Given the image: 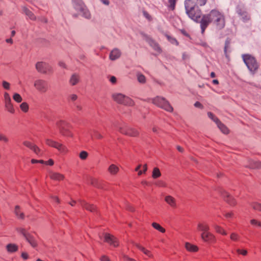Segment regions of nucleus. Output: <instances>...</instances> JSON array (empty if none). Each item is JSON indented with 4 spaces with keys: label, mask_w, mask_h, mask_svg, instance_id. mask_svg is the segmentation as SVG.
<instances>
[{
    "label": "nucleus",
    "mask_w": 261,
    "mask_h": 261,
    "mask_svg": "<svg viewBox=\"0 0 261 261\" xmlns=\"http://www.w3.org/2000/svg\"><path fill=\"white\" fill-rule=\"evenodd\" d=\"M213 23L217 29L221 30L225 27V20L224 14L216 9L211 11L209 14L202 16L200 21L201 33L204 34L210 23Z\"/></svg>",
    "instance_id": "1"
},
{
    "label": "nucleus",
    "mask_w": 261,
    "mask_h": 261,
    "mask_svg": "<svg viewBox=\"0 0 261 261\" xmlns=\"http://www.w3.org/2000/svg\"><path fill=\"white\" fill-rule=\"evenodd\" d=\"M185 7L187 15L193 21L198 22L202 14L199 7L192 0L185 1Z\"/></svg>",
    "instance_id": "2"
},
{
    "label": "nucleus",
    "mask_w": 261,
    "mask_h": 261,
    "mask_svg": "<svg viewBox=\"0 0 261 261\" xmlns=\"http://www.w3.org/2000/svg\"><path fill=\"white\" fill-rule=\"evenodd\" d=\"M149 101L168 112H172L173 110V108L170 105L169 101L164 97L158 96L153 98L149 99Z\"/></svg>",
    "instance_id": "3"
},
{
    "label": "nucleus",
    "mask_w": 261,
    "mask_h": 261,
    "mask_svg": "<svg viewBox=\"0 0 261 261\" xmlns=\"http://www.w3.org/2000/svg\"><path fill=\"white\" fill-rule=\"evenodd\" d=\"M74 9L79 11L81 15L86 18L89 19L91 14L82 0H72Z\"/></svg>",
    "instance_id": "4"
},
{
    "label": "nucleus",
    "mask_w": 261,
    "mask_h": 261,
    "mask_svg": "<svg viewBox=\"0 0 261 261\" xmlns=\"http://www.w3.org/2000/svg\"><path fill=\"white\" fill-rule=\"evenodd\" d=\"M56 125L62 135L68 137H72V134L69 130L70 125L67 122L61 120L57 122Z\"/></svg>",
    "instance_id": "5"
},
{
    "label": "nucleus",
    "mask_w": 261,
    "mask_h": 261,
    "mask_svg": "<svg viewBox=\"0 0 261 261\" xmlns=\"http://www.w3.org/2000/svg\"><path fill=\"white\" fill-rule=\"evenodd\" d=\"M243 61L250 72L254 73L258 68V65L255 59L249 55L243 56Z\"/></svg>",
    "instance_id": "6"
},
{
    "label": "nucleus",
    "mask_w": 261,
    "mask_h": 261,
    "mask_svg": "<svg viewBox=\"0 0 261 261\" xmlns=\"http://www.w3.org/2000/svg\"><path fill=\"white\" fill-rule=\"evenodd\" d=\"M45 143L47 145L56 148L62 153H66L68 151L67 148L64 145L52 139H46Z\"/></svg>",
    "instance_id": "7"
},
{
    "label": "nucleus",
    "mask_w": 261,
    "mask_h": 261,
    "mask_svg": "<svg viewBox=\"0 0 261 261\" xmlns=\"http://www.w3.org/2000/svg\"><path fill=\"white\" fill-rule=\"evenodd\" d=\"M34 86L37 91L41 93L46 92L48 89L47 82L42 79L35 80Z\"/></svg>",
    "instance_id": "8"
},
{
    "label": "nucleus",
    "mask_w": 261,
    "mask_h": 261,
    "mask_svg": "<svg viewBox=\"0 0 261 261\" xmlns=\"http://www.w3.org/2000/svg\"><path fill=\"white\" fill-rule=\"evenodd\" d=\"M35 67L38 72L41 73H47L53 71L51 66L47 63L44 62H38Z\"/></svg>",
    "instance_id": "9"
},
{
    "label": "nucleus",
    "mask_w": 261,
    "mask_h": 261,
    "mask_svg": "<svg viewBox=\"0 0 261 261\" xmlns=\"http://www.w3.org/2000/svg\"><path fill=\"white\" fill-rule=\"evenodd\" d=\"M119 130L121 133L124 135L133 137H137L139 134L137 129L125 125L123 127H120Z\"/></svg>",
    "instance_id": "10"
},
{
    "label": "nucleus",
    "mask_w": 261,
    "mask_h": 261,
    "mask_svg": "<svg viewBox=\"0 0 261 261\" xmlns=\"http://www.w3.org/2000/svg\"><path fill=\"white\" fill-rule=\"evenodd\" d=\"M4 99L6 109L10 113H14L15 110L12 103L10 96L8 92H5L4 93Z\"/></svg>",
    "instance_id": "11"
},
{
    "label": "nucleus",
    "mask_w": 261,
    "mask_h": 261,
    "mask_svg": "<svg viewBox=\"0 0 261 261\" xmlns=\"http://www.w3.org/2000/svg\"><path fill=\"white\" fill-rule=\"evenodd\" d=\"M105 241L113 247H117L119 245L118 240L113 236L109 233L105 234Z\"/></svg>",
    "instance_id": "12"
},
{
    "label": "nucleus",
    "mask_w": 261,
    "mask_h": 261,
    "mask_svg": "<svg viewBox=\"0 0 261 261\" xmlns=\"http://www.w3.org/2000/svg\"><path fill=\"white\" fill-rule=\"evenodd\" d=\"M201 238L204 242L208 243H213L216 241V238L214 235L209 231L201 233Z\"/></svg>",
    "instance_id": "13"
},
{
    "label": "nucleus",
    "mask_w": 261,
    "mask_h": 261,
    "mask_svg": "<svg viewBox=\"0 0 261 261\" xmlns=\"http://www.w3.org/2000/svg\"><path fill=\"white\" fill-rule=\"evenodd\" d=\"M164 200L171 208H176L177 207V201L173 196L169 195H166L164 197Z\"/></svg>",
    "instance_id": "14"
},
{
    "label": "nucleus",
    "mask_w": 261,
    "mask_h": 261,
    "mask_svg": "<svg viewBox=\"0 0 261 261\" xmlns=\"http://www.w3.org/2000/svg\"><path fill=\"white\" fill-rule=\"evenodd\" d=\"M221 195L224 197L225 200L230 205L234 206L236 204V200L226 191L223 190L221 192Z\"/></svg>",
    "instance_id": "15"
},
{
    "label": "nucleus",
    "mask_w": 261,
    "mask_h": 261,
    "mask_svg": "<svg viewBox=\"0 0 261 261\" xmlns=\"http://www.w3.org/2000/svg\"><path fill=\"white\" fill-rule=\"evenodd\" d=\"M23 144L32 150L37 155H39L40 149L35 145L33 144L30 141H25L23 142Z\"/></svg>",
    "instance_id": "16"
},
{
    "label": "nucleus",
    "mask_w": 261,
    "mask_h": 261,
    "mask_svg": "<svg viewBox=\"0 0 261 261\" xmlns=\"http://www.w3.org/2000/svg\"><path fill=\"white\" fill-rule=\"evenodd\" d=\"M121 53L120 50L118 48L113 49L110 53L109 55V58L112 61H115L121 56Z\"/></svg>",
    "instance_id": "17"
},
{
    "label": "nucleus",
    "mask_w": 261,
    "mask_h": 261,
    "mask_svg": "<svg viewBox=\"0 0 261 261\" xmlns=\"http://www.w3.org/2000/svg\"><path fill=\"white\" fill-rule=\"evenodd\" d=\"M79 202L80 203V205L87 210L91 212H94L96 211V207L93 205L90 204L84 200H80Z\"/></svg>",
    "instance_id": "18"
},
{
    "label": "nucleus",
    "mask_w": 261,
    "mask_h": 261,
    "mask_svg": "<svg viewBox=\"0 0 261 261\" xmlns=\"http://www.w3.org/2000/svg\"><path fill=\"white\" fill-rule=\"evenodd\" d=\"M146 40L148 42V43L150 45V46L151 47H152V48L154 50H155L159 53L161 52V49L160 47L159 46V44L156 42H155L154 41H153L150 38L148 37H146Z\"/></svg>",
    "instance_id": "19"
},
{
    "label": "nucleus",
    "mask_w": 261,
    "mask_h": 261,
    "mask_svg": "<svg viewBox=\"0 0 261 261\" xmlns=\"http://www.w3.org/2000/svg\"><path fill=\"white\" fill-rule=\"evenodd\" d=\"M49 176L51 179L57 181H61L64 178V176L63 174L55 172H50Z\"/></svg>",
    "instance_id": "20"
},
{
    "label": "nucleus",
    "mask_w": 261,
    "mask_h": 261,
    "mask_svg": "<svg viewBox=\"0 0 261 261\" xmlns=\"http://www.w3.org/2000/svg\"><path fill=\"white\" fill-rule=\"evenodd\" d=\"M125 96V95L119 93H113L112 95L113 99L120 104L121 103Z\"/></svg>",
    "instance_id": "21"
},
{
    "label": "nucleus",
    "mask_w": 261,
    "mask_h": 261,
    "mask_svg": "<svg viewBox=\"0 0 261 261\" xmlns=\"http://www.w3.org/2000/svg\"><path fill=\"white\" fill-rule=\"evenodd\" d=\"M6 248L8 253H12L18 251V246L16 244L10 243L7 245Z\"/></svg>",
    "instance_id": "22"
},
{
    "label": "nucleus",
    "mask_w": 261,
    "mask_h": 261,
    "mask_svg": "<svg viewBox=\"0 0 261 261\" xmlns=\"http://www.w3.org/2000/svg\"><path fill=\"white\" fill-rule=\"evenodd\" d=\"M197 228L199 230L202 231V233H204V232H208L210 230L209 225L206 222L199 223L197 226Z\"/></svg>",
    "instance_id": "23"
},
{
    "label": "nucleus",
    "mask_w": 261,
    "mask_h": 261,
    "mask_svg": "<svg viewBox=\"0 0 261 261\" xmlns=\"http://www.w3.org/2000/svg\"><path fill=\"white\" fill-rule=\"evenodd\" d=\"M25 239L30 243L32 247L35 248L37 247V243L33 236L30 234H29L26 236Z\"/></svg>",
    "instance_id": "24"
},
{
    "label": "nucleus",
    "mask_w": 261,
    "mask_h": 261,
    "mask_svg": "<svg viewBox=\"0 0 261 261\" xmlns=\"http://www.w3.org/2000/svg\"><path fill=\"white\" fill-rule=\"evenodd\" d=\"M80 81V76L76 73L73 74L69 80V83L72 86L76 85Z\"/></svg>",
    "instance_id": "25"
},
{
    "label": "nucleus",
    "mask_w": 261,
    "mask_h": 261,
    "mask_svg": "<svg viewBox=\"0 0 261 261\" xmlns=\"http://www.w3.org/2000/svg\"><path fill=\"white\" fill-rule=\"evenodd\" d=\"M109 172L113 175H116L119 171V167L115 164H111L108 168Z\"/></svg>",
    "instance_id": "26"
},
{
    "label": "nucleus",
    "mask_w": 261,
    "mask_h": 261,
    "mask_svg": "<svg viewBox=\"0 0 261 261\" xmlns=\"http://www.w3.org/2000/svg\"><path fill=\"white\" fill-rule=\"evenodd\" d=\"M23 12L31 20H35L36 18L34 13L29 10L27 8L24 7L22 8Z\"/></svg>",
    "instance_id": "27"
},
{
    "label": "nucleus",
    "mask_w": 261,
    "mask_h": 261,
    "mask_svg": "<svg viewBox=\"0 0 261 261\" xmlns=\"http://www.w3.org/2000/svg\"><path fill=\"white\" fill-rule=\"evenodd\" d=\"M185 248L190 252H196L198 250V248L197 246L188 242L185 244Z\"/></svg>",
    "instance_id": "28"
},
{
    "label": "nucleus",
    "mask_w": 261,
    "mask_h": 261,
    "mask_svg": "<svg viewBox=\"0 0 261 261\" xmlns=\"http://www.w3.org/2000/svg\"><path fill=\"white\" fill-rule=\"evenodd\" d=\"M121 104L127 106H133L135 104V102L132 99L125 95L123 100L122 101Z\"/></svg>",
    "instance_id": "29"
},
{
    "label": "nucleus",
    "mask_w": 261,
    "mask_h": 261,
    "mask_svg": "<svg viewBox=\"0 0 261 261\" xmlns=\"http://www.w3.org/2000/svg\"><path fill=\"white\" fill-rule=\"evenodd\" d=\"M135 245L137 248H138L139 250L142 251L145 255H146L149 257H152V255L150 251L147 250L144 247H142V246L138 244H135Z\"/></svg>",
    "instance_id": "30"
},
{
    "label": "nucleus",
    "mask_w": 261,
    "mask_h": 261,
    "mask_svg": "<svg viewBox=\"0 0 261 261\" xmlns=\"http://www.w3.org/2000/svg\"><path fill=\"white\" fill-rule=\"evenodd\" d=\"M214 228L217 233H219L224 236H226L227 234V232L221 226L218 225H214Z\"/></svg>",
    "instance_id": "31"
},
{
    "label": "nucleus",
    "mask_w": 261,
    "mask_h": 261,
    "mask_svg": "<svg viewBox=\"0 0 261 261\" xmlns=\"http://www.w3.org/2000/svg\"><path fill=\"white\" fill-rule=\"evenodd\" d=\"M219 128L221 130V131L225 134H227L229 133V130L227 128V127L224 125L221 121L219 122L218 124H217Z\"/></svg>",
    "instance_id": "32"
},
{
    "label": "nucleus",
    "mask_w": 261,
    "mask_h": 261,
    "mask_svg": "<svg viewBox=\"0 0 261 261\" xmlns=\"http://www.w3.org/2000/svg\"><path fill=\"white\" fill-rule=\"evenodd\" d=\"M249 167L251 168H259L261 167V162L251 160L250 163Z\"/></svg>",
    "instance_id": "33"
},
{
    "label": "nucleus",
    "mask_w": 261,
    "mask_h": 261,
    "mask_svg": "<svg viewBox=\"0 0 261 261\" xmlns=\"http://www.w3.org/2000/svg\"><path fill=\"white\" fill-rule=\"evenodd\" d=\"M15 214L16 215V216L19 219H23L24 218V214L23 213L20 212V207L18 205L15 206Z\"/></svg>",
    "instance_id": "34"
},
{
    "label": "nucleus",
    "mask_w": 261,
    "mask_h": 261,
    "mask_svg": "<svg viewBox=\"0 0 261 261\" xmlns=\"http://www.w3.org/2000/svg\"><path fill=\"white\" fill-rule=\"evenodd\" d=\"M161 176V173L160 169L157 167L154 168L152 171V177L155 179L160 177Z\"/></svg>",
    "instance_id": "35"
},
{
    "label": "nucleus",
    "mask_w": 261,
    "mask_h": 261,
    "mask_svg": "<svg viewBox=\"0 0 261 261\" xmlns=\"http://www.w3.org/2000/svg\"><path fill=\"white\" fill-rule=\"evenodd\" d=\"M137 78L138 81L141 84H144L146 83L145 76L141 73H138L137 74Z\"/></svg>",
    "instance_id": "36"
},
{
    "label": "nucleus",
    "mask_w": 261,
    "mask_h": 261,
    "mask_svg": "<svg viewBox=\"0 0 261 261\" xmlns=\"http://www.w3.org/2000/svg\"><path fill=\"white\" fill-rule=\"evenodd\" d=\"M152 226L154 229L160 231L162 233H164L166 231L165 228L162 227L159 224L156 222L152 223Z\"/></svg>",
    "instance_id": "37"
},
{
    "label": "nucleus",
    "mask_w": 261,
    "mask_h": 261,
    "mask_svg": "<svg viewBox=\"0 0 261 261\" xmlns=\"http://www.w3.org/2000/svg\"><path fill=\"white\" fill-rule=\"evenodd\" d=\"M0 142L7 144L9 142V139L6 135L0 133Z\"/></svg>",
    "instance_id": "38"
},
{
    "label": "nucleus",
    "mask_w": 261,
    "mask_h": 261,
    "mask_svg": "<svg viewBox=\"0 0 261 261\" xmlns=\"http://www.w3.org/2000/svg\"><path fill=\"white\" fill-rule=\"evenodd\" d=\"M176 0H168V7L171 10H174L175 8Z\"/></svg>",
    "instance_id": "39"
},
{
    "label": "nucleus",
    "mask_w": 261,
    "mask_h": 261,
    "mask_svg": "<svg viewBox=\"0 0 261 261\" xmlns=\"http://www.w3.org/2000/svg\"><path fill=\"white\" fill-rule=\"evenodd\" d=\"M207 116L208 117L211 119L213 121H214L216 124H218L220 121L219 119L214 115L212 112H208L207 113Z\"/></svg>",
    "instance_id": "40"
},
{
    "label": "nucleus",
    "mask_w": 261,
    "mask_h": 261,
    "mask_svg": "<svg viewBox=\"0 0 261 261\" xmlns=\"http://www.w3.org/2000/svg\"><path fill=\"white\" fill-rule=\"evenodd\" d=\"M251 206L255 210L261 211V203L254 202L251 204Z\"/></svg>",
    "instance_id": "41"
},
{
    "label": "nucleus",
    "mask_w": 261,
    "mask_h": 261,
    "mask_svg": "<svg viewBox=\"0 0 261 261\" xmlns=\"http://www.w3.org/2000/svg\"><path fill=\"white\" fill-rule=\"evenodd\" d=\"M250 223L253 226L256 227H261V221L256 219H251L250 220Z\"/></svg>",
    "instance_id": "42"
},
{
    "label": "nucleus",
    "mask_w": 261,
    "mask_h": 261,
    "mask_svg": "<svg viewBox=\"0 0 261 261\" xmlns=\"http://www.w3.org/2000/svg\"><path fill=\"white\" fill-rule=\"evenodd\" d=\"M13 99L17 102H21L22 100V98L20 95L18 93H15L13 95Z\"/></svg>",
    "instance_id": "43"
},
{
    "label": "nucleus",
    "mask_w": 261,
    "mask_h": 261,
    "mask_svg": "<svg viewBox=\"0 0 261 261\" xmlns=\"http://www.w3.org/2000/svg\"><path fill=\"white\" fill-rule=\"evenodd\" d=\"M78 98V96L75 94H70L68 96V100L70 102H75Z\"/></svg>",
    "instance_id": "44"
},
{
    "label": "nucleus",
    "mask_w": 261,
    "mask_h": 261,
    "mask_svg": "<svg viewBox=\"0 0 261 261\" xmlns=\"http://www.w3.org/2000/svg\"><path fill=\"white\" fill-rule=\"evenodd\" d=\"M238 14L242 16V19L245 21L248 20L249 19V17L248 16L247 13L246 12H241V10L238 11Z\"/></svg>",
    "instance_id": "45"
},
{
    "label": "nucleus",
    "mask_w": 261,
    "mask_h": 261,
    "mask_svg": "<svg viewBox=\"0 0 261 261\" xmlns=\"http://www.w3.org/2000/svg\"><path fill=\"white\" fill-rule=\"evenodd\" d=\"M88 156V153L86 151H82L79 154V157L82 160H86Z\"/></svg>",
    "instance_id": "46"
},
{
    "label": "nucleus",
    "mask_w": 261,
    "mask_h": 261,
    "mask_svg": "<svg viewBox=\"0 0 261 261\" xmlns=\"http://www.w3.org/2000/svg\"><path fill=\"white\" fill-rule=\"evenodd\" d=\"M2 87L5 90H9L10 89L11 85L10 84L6 81H3L2 82Z\"/></svg>",
    "instance_id": "47"
},
{
    "label": "nucleus",
    "mask_w": 261,
    "mask_h": 261,
    "mask_svg": "<svg viewBox=\"0 0 261 261\" xmlns=\"http://www.w3.org/2000/svg\"><path fill=\"white\" fill-rule=\"evenodd\" d=\"M230 239L233 241H238L240 239L239 236L234 232L231 233L230 236Z\"/></svg>",
    "instance_id": "48"
},
{
    "label": "nucleus",
    "mask_w": 261,
    "mask_h": 261,
    "mask_svg": "<svg viewBox=\"0 0 261 261\" xmlns=\"http://www.w3.org/2000/svg\"><path fill=\"white\" fill-rule=\"evenodd\" d=\"M21 110L24 112H28L29 110V106L26 102H22L20 106Z\"/></svg>",
    "instance_id": "49"
},
{
    "label": "nucleus",
    "mask_w": 261,
    "mask_h": 261,
    "mask_svg": "<svg viewBox=\"0 0 261 261\" xmlns=\"http://www.w3.org/2000/svg\"><path fill=\"white\" fill-rule=\"evenodd\" d=\"M17 231L23 235V236L25 238L26 236H28L29 233H28L26 230L23 228H17Z\"/></svg>",
    "instance_id": "50"
},
{
    "label": "nucleus",
    "mask_w": 261,
    "mask_h": 261,
    "mask_svg": "<svg viewBox=\"0 0 261 261\" xmlns=\"http://www.w3.org/2000/svg\"><path fill=\"white\" fill-rule=\"evenodd\" d=\"M142 13L144 17L148 20L151 21L152 20L151 15L146 11L143 9L142 10Z\"/></svg>",
    "instance_id": "51"
},
{
    "label": "nucleus",
    "mask_w": 261,
    "mask_h": 261,
    "mask_svg": "<svg viewBox=\"0 0 261 261\" xmlns=\"http://www.w3.org/2000/svg\"><path fill=\"white\" fill-rule=\"evenodd\" d=\"M93 137H95L97 139H101L103 138L102 135L97 130L93 131Z\"/></svg>",
    "instance_id": "52"
},
{
    "label": "nucleus",
    "mask_w": 261,
    "mask_h": 261,
    "mask_svg": "<svg viewBox=\"0 0 261 261\" xmlns=\"http://www.w3.org/2000/svg\"><path fill=\"white\" fill-rule=\"evenodd\" d=\"M155 184L156 186L160 187H166L167 186L166 182L161 180L157 181Z\"/></svg>",
    "instance_id": "53"
},
{
    "label": "nucleus",
    "mask_w": 261,
    "mask_h": 261,
    "mask_svg": "<svg viewBox=\"0 0 261 261\" xmlns=\"http://www.w3.org/2000/svg\"><path fill=\"white\" fill-rule=\"evenodd\" d=\"M73 106L75 107V110L76 111L80 112L83 110V107L81 104L77 102H74L73 103Z\"/></svg>",
    "instance_id": "54"
},
{
    "label": "nucleus",
    "mask_w": 261,
    "mask_h": 261,
    "mask_svg": "<svg viewBox=\"0 0 261 261\" xmlns=\"http://www.w3.org/2000/svg\"><path fill=\"white\" fill-rule=\"evenodd\" d=\"M167 38L171 43L178 45V42L174 38L172 37L169 35H167Z\"/></svg>",
    "instance_id": "55"
},
{
    "label": "nucleus",
    "mask_w": 261,
    "mask_h": 261,
    "mask_svg": "<svg viewBox=\"0 0 261 261\" xmlns=\"http://www.w3.org/2000/svg\"><path fill=\"white\" fill-rule=\"evenodd\" d=\"M236 251L238 254H241L243 256L246 255L248 253L247 251L245 249H237Z\"/></svg>",
    "instance_id": "56"
},
{
    "label": "nucleus",
    "mask_w": 261,
    "mask_h": 261,
    "mask_svg": "<svg viewBox=\"0 0 261 261\" xmlns=\"http://www.w3.org/2000/svg\"><path fill=\"white\" fill-rule=\"evenodd\" d=\"M147 170V166L146 164H145L143 166V170L139 171L138 173V175H141L143 173H145Z\"/></svg>",
    "instance_id": "57"
},
{
    "label": "nucleus",
    "mask_w": 261,
    "mask_h": 261,
    "mask_svg": "<svg viewBox=\"0 0 261 261\" xmlns=\"http://www.w3.org/2000/svg\"><path fill=\"white\" fill-rule=\"evenodd\" d=\"M207 2V0H196L197 4L200 6H204Z\"/></svg>",
    "instance_id": "58"
},
{
    "label": "nucleus",
    "mask_w": 261,
    "mask_h": 261,
    "mask_svg": "<svg viewBox=\"0 0 261 261\" xmlns=\"http://www.w3.org/2000/svg\"><path fill=\"white\" fill-rule=\"evenodd\" d=\"M230 44V41L228 39H227L225 41V47H224V51L226 53L227 48L229 47Z\"/></svg>",
    "instance_id": "59"
},
{
    "label": "nucleus",
    "mask_w": 261,
    "mask_h": 261,
    "mask_svg": "<svg viewBox=\"0 0 261 261\" xmlns=\"http://www.w3.org/2000/svg\"><path fill=\"white\" fill-rule=\"evenodd\" d=\"M21 256L24 260L28 259L29 258L28 254L25 252H23L21 253Z\"/></svg>",
    "instance_id": "60"
},
{
    "label": "nucleus",
    "mask_w": 261,
    "mask_h": 261,
    "mask_svg": "<svg viewBox=\"0 0 261 261\" xmlns=\"http://www.w3.org/2000/svg\"><path fill=\"white\" fill-rule=\"evenodd\" d=\"M233 213L232 212H227L225 213V216L226 218H230L233 217Z\"/></svg>",
    "instance_id": "61"
},
{
    "label": "nucleus",
    "mask_w": 261,
    "mask_h": 261,
    "mask_svg": "<svg viewBox=\"0 0 261 261\" xmlns=\"http://www.w3.org/2000/svg\"><path fill=\"white\" fill-rule=\"evenodd\" d=\"M194 106L196 108H200V109H202L203 108V106L202 105V104L199 102V101H196L195 103H194Z\"/></svg>",
    "instance_id": "62"
},
{
    "label": "nucleus",
    "mask_w": 261,
    "mask_h": 261,
    "mask_svg": "<svg viewBox=\"0 0 261 261\" xmlns=\"http://www.w3.org/2000/svg\"><path fill=\"white\" fill-rule=\"evenodd\" d=\"M100 259L101 261H110L109 258L106 255H102Z\"/></svg>",
    "instance_id": "63"
},
{
    "label": "nucleus",
    "mask_w": 261,
    "mask_h": 261,
    "mask_svg": "<svg viewBox=\"0 0 261 261\" xmlns=\"http://www.w3.org/2000/svg\"><path fill=\"white\" fill-rule=\"evenodd\" d=\"M110 81L113 84H115L116 83L117 79L114 76H112L110 77Z\"/></svg>",
    "instance_id": "64"
}]
</instances>
